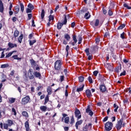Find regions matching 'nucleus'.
Masks as SVG:
<instances>
[{"label":"nucleus","instance_id":"31","mask_svg":"<svg viewBox=\"0 0 131 131\" xmlns=\"http://www.w3.org/2000/svg\"><path fill=\"white\" fill-rule=\"evenodd\" d=\"M22 39H23V34H21L18 38V42H19V43L22 42Z\"/></svg>","mask_w":131,"mask_h":131},{"label":"nucleus","instance_id":"30","mask_svg":"<svg viewBox=\"0 0 131 131\" xmlns=\"http://www.w3.org/2000/svg\"><path fill=\"white\" fill-rule=\"evenodd\" d=\"M84 88V84H82V86L79 88H77L76 91L78 93H79V92H82V91H83Z\"/></svg>","mask_w":131,"mask_h":131},{"label":"nucleus","instance_id":"58","mask_svg":"<svg viewBox=\"0 0 131 131\" xmlns=\"http://www.w3.org/2000/svg\"><path fill=\"white\" fill-rule=\"evenodd\" d=\"M124 104H127L128 103V99L127 98H125L123 100Z\"/></svg>","mask_w":131,"mask_h":131},{"label":"nucleus","instance_id":"13","mask_svg":"<svg viewBox=\"0 0 131 131\" xmlns=\"http://www.w3.org/2000/svg\"><path fill=\"white\" fill-rule=\"evenodd\" d=\"M85 112L86 113H89V115H90V116L94 115V112L91 110V106L90 105L87 106Z\"/></svg>","mask_w":131,"mask_h":131},{"label":"nucleus","instance_id":"39","mask_svg":"<svg viewBox=\"0 0 131 131\" xmlns=\"http://www.w3.org/2000/svg\"><path fill=\"white\" fill-rule=\"evenodd\" d=\"M125 33L123 32L122 33L120 34V37L122 38V39H125Z\"/></svg>","mask_w":131,"mask_h":131},{"label":"nucleus","instance_id":"14","mask_svg":"<svg viewBox=\"0 0 131 131\" xmlns=\"http://www.w3.org/2000/svg\"><path fill=\"white\" fill-rule=\"evenodd\" d=\"M8 46L9 47L8 48H7V51H9L11 49H13L14 48H17V46L16 43H13L11 42H9L8 44Z\"/></svg>","mask_w":131,"mask_h":131},{"label":"nucleus","instance_id":"32","mask_svg":"<svg viewBox=\"0 0 131 131\" xmlns=\"http://www.w3.org/2000/svg\"><path fill=\"white\" fill-rule=\"evenodd\" d=\"M46 14V12H45V10L44 9H42V11L41 13V18L42 19H43V18H45V15Z\"/></svg>","mask_w":131,"mask_h":131},{"label":"nucleus","instance_id":"36","mask_svg":"<svg viewBox=\"0 0 131 131\" xmlns=\"http://www.w3.org/2000/svg\"><path fill=\"white\" fill-rule=\"evenodd\" d=\"M12 58H13L14 60H21V57H18L17 55H13L12 56Z\"/></svg>","mask_w":131,"mask_h":131},{"label":"nucleus","instance_id":"45","mask_svg":"<svg viewBox=\"0 0 131 131\" xmlns=\"http://www.w3.org/2000/svg\"><path fill=\"white\" fill-rule=\"evenodd\" d=\"M88 81L90 82V83H93V78H92V77L91 76H89L88 78Z\"/></svg>","mask_w":131,"mask_h":131},{"label":"nucleus","instance_id":"16","mask_svg":"<svg viewBox=\"0 0 131 131\" xmlns=\"http://www.w3.org/2000/svg\"><path fill=\"white\" fill-rule=\"evenodd\" d=\"M104 67L105 68H107L109 71H112L113 70V66H112L111 63H107L106 64H104Z\"/></svg>","mask_w":131,"mask_h":131},{"label":"nucleus","instance_id":"50","mask_svg":"<svg viewBox=\"0 0 131 131\" xmlns=\"http://www.w3.org/2000/svg\"><path fill=\"white\" fill-rule=\"evenodd\" d=\"M126 75V72L124 71L123 72L121 73L120 74V76H124V75Z\"/></svg>","mask_w":131,"mask_h":131},{"label":"nucleus","instance_id":"24","mask_svg":"<svg viewBox=\"0 0 131 131\" xmlns=\"http://www.w3.org/2000/svg\"><path fill=\"white\" fill-rule=\"evenodd\" d=\"M99 80L100 81H101V82H104V81H106L105 77H104V76L101 75L100 74H99Z\"/></svg>","mask_w":131,"mask_h":131},{"label":"nucleus","instance_id":"55","mask_svg":"<svg viewBox=\"0 0 131 131\" xmlns=\"http://www.w3.org/2000/svg\"><path fill=\"white\" fill-rule=\"evenodd\" d=\"M112 58L113 59H114L115 61H116V60H117V56L114 54H113Z\"/></svg>","mask_w":131,"mask_h":131},{"label":"nucleus","instance_id":"6","mask_svg":"<svg viewBox=\"0 0 131 131\" xmlns=\"http://www.w3.org/2000/svg\"><path fill=\"white\" fill-rule=\"evenodd\" d=\"M30 62L31 67H32L33 69H35L37 71H40V68L39 67V66L36 63V61H35V60L32 58L31 59H30Z\"/></svg>","mask_w":131,"mask_h":131},{"label":"nucleus","instance_id":"48","mask_svg":"<svg viewBox=\"0 0 131 131\" xmlns=\"http://www.w3.org/2000/svg\"><path fill=\"white\" fill-rule=\"evenodd\" d=\"M34 35V33H32L29 35L28 38L31 40V39H32V37Z\"/></svg>","mask_w":131,"mask_h":131},{"label":"nucleus","instance_id":"20","mask_svg":"<svg viewBox=\"0 0 131 131\" xmlns=\"http://www.w3.org/2000/svg\"><path fill=\"white\" fill-rule=\"evenodd\" d=\"M82 122H83V121L82 120L77 121L76 122L75 127L76 129H78V125H81V124H82Z\"/></svg>","mask_w":131,"mask_h":131},{"label":"nucleus","instance_id":"42","mask_svg":"<svg viewBox=\"0 0 131 131\" xmlns=\"http://www.w3.org/2000/svg\"><path fill=\"white\" fill-rule=\"evenodd\" d=\"M12 113H13V115H14V116L17 115V112H16V110L14 107L12 108Z\"/></svg>","mask_w":131,"mask_h":131},{"label":"nucleus","instance_id":"17","mask_svg":"<svg viewBox=\"0 0 131 131\" xmlns=\"http://www.w3.org/2000/svg\"><path fill=\"white\" fill-rule=\"evenodd\" d=\"M29 120H28L27 121H26L25 123V127L26 128V131H29V130L30 129V127H29Z\"/></svg>","mask_w":131,"mask_h":131},{"label":"nucleus","instance_id":"2","mask_svg":"<svg viewBox=\"0 0 131 131\" xmlns=\"http://www.w3.org/2000/svg\"><path fill=\"white\" fill-rule=\"evenodd\" d=\"M63 64V61L62 59H59L56 60L54 63V69L56 71V74L59 75L60 71L62 70V65Z\"/></svg>","mask_w":131,"mask_h":131},{"label":"nucleus","instance_id":"63","mask_svg":"<svg viewBox=\"0 0 131 131\" xmlns=\"http://www.w3.org/2000/svg\"><path fill=\"white\" fill-rule=\"evenodd\" d=\"M98 73H99V72L98 71H95L93 72V75H94V76H97V75H98Z\"/></svg>","mask_w":131,"mask_h":131},{"label":"nucleus","instance_id":"52","mask_svg":"<svg viewBox=\"0 0 131 131\" xmlns=\"http://www.w3.org/2000/svg\"><path fill=\"white\" fill-rule=\"evenodd\" d=\"M95 41L97 45H99V43H100V38H95Z\"/></svg>","mask_w":131,"mask_h":131},{"label":"nucleus","instance_id":"8","mask_svg":"<svg viewBox=\"0 0 131 131\" xmlns=\"http://www.w3.org/2000/svg\"><path fill=\"white\" fill-rule=\"evenodd\" d=\"M13 124H14L13 121L12 120L8 119L7 124L6 123L3 124L4 129H8L9 128V126H12Z\"/></svg>","mask_w":131,"mask_h":131},{"label":"nucleus","instance_id":"44","mask_svg":"<svg viewBox=\"0 0 131 131\" xmlns=\"http://www.w3.org/2000/svg\"><path fill=\"white\" fill-rule=\"evenodd\" d=\"M69 45H67L66 46V51L67 52V56H68L69 54Z\"/></svg>","mask_w":131,"mask_h":131},{"label":"nucleus","instance_id":"53","mask_svg":"<svg viewBox=\"0 0 131 131\" xmlns=\"http://www.w3.org/2000/svg\"><path fill=\"white\" fill-rule=\"evenodd\" d=\"M73 122H74V117L73 116H72V118L71 119V124H73Z\"/></svg>","mask_w":131,"mask_h":131},{"label":"nucleus","instance_id":"15","mask_svg":"<svg viewBox=\"0 0 131 131\" xmlns=\"http://www.w3.org/2000/svg\"><path fill=\"white\" fill-rule=\"evenodd\" d=\"M99 90L101 93H105L107 91V88L105 84H101L99 86Z\"/></svg>","mask_w":131,"mask_h":131},{"label":"nucleus","instance_id":"40","mask_svg":"<svg viewBox=\"0 0 131 131\" xmlns=\"http://www.w3.org/2000/svg\"><path fill=\"white\" fill-rule=\"evenodd\" d=\"M89 130V126L85 125L84 127H82V131H88Z\"/></svg>","mask_w":131,"mask_h":131},{"label":"nucleus","instance_id":"47","mask_svg":"<svg viewBox=\"0 0 131 131\" xmlns=\"http://www.w3.org/2000/svg\"><path fill=\"white\" fill-rule=\"evenodd\" d=\"M93 51H98L99 50V47L98 46H94L92 48Z\"/></svg>","mask_w":131,"mask_h":131},{"label":"nucleus","instance_id":"25","mask_svg":"<svg viewBox=\"0 0 131 131\" xmlns=\"http://www.w3.org/2000/svg\"><path fill=\"white\" fill-rule=\"evenodd\" d=\"M21 115L24 117H25L26 118H28L29 117V115L28 114V113L26 111H23L21 113Z\"/></svg>","mask_w":131,"mask_h":131},{"label":"nucleus","instance_id":"51","mask_svg":"<svg viewBox=\"0 0 131 131\" xmlns=\"http://www.w3.org/2000/svg\"><path fill=\"white\" fill-rule=\"evenodd\" d=\"M9 67V64H2L1 65V68H7Z\"/></svg>","mask_w":131,"mask_h":131},{"label":"nucleus","instance_id":"60","mask_svg":"<svg viewBox=\"0 0 131 131\" xmlns=\"http://www.w3.org/2000/svg\"><path fill=\"white\" fill-rule=\"evenodd\" d=\"M12 20L13 22H16V21H17V20H18V18L17 17H16L15 16H13V17H12Z\"/></svg>","mask_w":131,"mask_h":131},{"label":"nucleus","instance_id":"38","mask_svg":"<svg viewBox=\"0 0 131 131\" xmlns=\"http://www.w3.org/2000/svg\"><path fill=\"white\" fill-rule=\"evenodd\" d=\"M70 119V118H69V117H66L65 119H64V122L67 124H68L69 123Z\"/></svg>","mask_w":131,"mask_h":131},{"label":"nucleus","instance_id":"22","mask_svg":"<svg viewBox=\"0 0 131 131\" xmlns=\"http://www.w3.org/2000/svg\"><path fill=\"white\" fill-rule=\"evenodd\" d=\"M19 33H20V32L18 31V30H15L14 32L13 36L14 38H17L18 36H19Z\"/></svg>","mask_w":131,"mask_h":131},{"label":"nucleus","instance_id":"12","mask_svg":"<svg viewBox=\"0 0 131 131\" xmlns=\"http://www.w3.org/2000/svg\"><path fill=\"white\" fill-rule=\"evenodd\" d=\"M100 23V21L98 19L95 20H93V21L90 22V25L93 26V27H97L99 26V24Z\"/></svg>","mask_w":131,"mask_h":131},{"label":"nucleus","instance_id":"41","mask_svg":"<svg viewBox=\"0 0 131 131\" xmlns=\"http://www.w3.org/2000/svg\"><path fill=\"white\" fill-rule=\"evenodd\" d=\"M125 27V24H123L121 25L118 28V30H119L120 29H123Z\"/></svg>","mask_w":131,"mask_h":131},{"label":"nucleus","instance_id":"33","mask_svg":"<svg viewBox=\"0 0 131 131\" xmlns=\"http://www.w3.org/2000/svg\"><path fill=\"white\" fill-rule=\"evenodd\" d=\"M79 82H83V80H84V77L82 76H80L78 77Z\"/></svg>","mask_w":131,"mask_h":131},{"label":"nucleus","instance_id":"64","mask_svg":"<svg viewBox=\"0 0 131 131\" xmlns=\"http://www.w3.org/2000/svg\"><path fill=\"white\" fill-rule=\"evenodd\" d=\"M107 36H109V32H105L104 35V37L106 38Z\"/></svg>","mask_w":131,"mask_h":131},{"label":"nucleus","instance_id":"57","mask_svg":"<svg viewBox=\"0 0 131 131\" xmlns=\"http://www.w3.org/2000/svg\"><path fill=\"white\" fill-rule=\"evenodd\" d=\"M31 12H32V9H31L30 8H27L26 13H31Z\"/></svg>","mask_w":131,"mask_h":131},{"label":"nucleus","instance_id":"27","mask_svg":"<svg viewBox=\"0 0 131 131\" xmlns=\"http://www.w3.org/2000/svg\"><path fill=\"white\" fill-rule=\"evenodd\" d=\"M14 15H17V14H18V13H19L20 11V8L19 7V6H15L14 7Z\"/></svg>","mask_w":131,"mask_h":131},{"label":"nucleus","instance_id":"21","mask_svg":"<svg viewBox=\"0 0 131 131\" xmlns=\"http://www.w3.org/2000/svg\"><path fill=\"white\" fill-rule=\"evenodd\" d=\"M64 38L67 40V41H69L71 39V37L70 35L68 33H65L64 35Z\"/></svg>","mask_w":131,"mask_h":131},{"label":"nucleus","instance_id":"9","mask_svg":"<svg viewBox=\"0 0 131 131\" xmlns=\"http://www.w3.org/2000/svg\"><path fill=\"white\" fill-rule=\"evenodd\" d=\"M104 127L105 128V130L110 131L113 127V123L111 122L108 121L105 124Z\"/></svg>","mask_w":131,"mask_h":131},{"label":"nucleus","instance_id":"35","mask_svg":"<svg viewBox=\"0 0 131 131\" xmlns=\"http://www.w3.org/2000/svg\"><path fill=\"white\" fill-rule=\"evenodd\" d=\"M15 98H11L9 100V103L10 104H13V103H15Z\"/></svg>","mask_w":131,"mask_h":131},{"label":"nucleus","instance_id":"46","mask_svg":"<svg viewBox=\"0 0 131 131\" xmlns=\"http://www.w3.org/2000/svg\"><path fill=\"white\" fill-rule=\"evenodd\" d=\"M123 7H124V8H126V9L128 10H131V7L128 6V5L126 4H124Z\"/></svg>","mask_w":131,"mask_h":131},{"label":"nucleus","instance_id":"7","mask_svg":"<svg viewBox=\"0 0 131 131\" xmlns=\"http://www.w3.org/2000/svg\"><path fill=\"white\" fill-rule=\"evenodd\" d=\"M28 103H30V96L27 95L25 97L22 98L21 104L27 105Z\"/></svg>","mask_w":131,"mask_h":131},{"label":"nucleus","instance_id":"49","mask_svg":"<svg viewBox=\"0 0 131 131\" xmlns=\"http://www.w3.org/2000/svg\"><path fill=\"white\" fill-rule=\"evenodd\" d=\"M12 52H10L9 53H8L7 54H6V56L5 57V58H9V57H11V56H12Z\"/></svg>","mask_w":131,"mask_h":131},{"label":"nucleus","instance_id":"4","mask_svg":"<svg viewBox=\"0 0 131 131\" xmlns=\"http://www.w3.org/2000/svg\"><path fill=\"white\" fill-rule=\"evenodd\" d=\"M53 92V90H52V87L50 86H48L47 88V95L45 97V100H44V103L43 105H47L48 103V102L50 101V95H52V93Z\"/></svg>","mask_w":131,"mask_h":131},{"label":"nucleus","instance_id":"26","mask_svg":"<svg viewBox=\"0 0 131 131\" xmlns=\"http://www.w3.org/2000/svg\"><path fill=\"white\" fill-rule=\"evenodd\" d=\"M47 109L48 107L45 105H41L40 106V110L41 111H42V112H46Z\"/></svg>","mask_w":131,"mask_h":131},{"label":"nucleus","instance_id":"34","mask_svg":"<svg viewBox=\"0 0 131 131\" xmlns=\"http://www.w3.org/2000/svg\"><path fill=\"white\" fill-rule=\"evenodd\" d=\"M49 22H51V21L52 20V21L54 20L55 19L54 15H52V14H50L49 15Z\"/></svg>","mask_w":131,"mask_h":131},{"label":"nucleus","instance_id":"37","mask_svg":"<svg viewBox=\"0 0 131 131\" xmlns=\"http://www.w3.org/2000/svg\"><path fill=\"white\" fill-rule=\"evenodd\" d=\"M28 8L31 10H33L34 9V6L32 5L31 3H29L28 5Z\"/></svg>","mask_w":131,"mask_h":131},{"label":"nucleus","instance_id":"59","mask_svg":"<svg viewBox=\"0 0 131 131\" xmlns=\"http://www.w3.org/2000/svg\"><path fill=\"white\" fill-rule=\"evenodd\" d=\"M28 20H31V18H32V14L31 13H29L28 14Z\"/></svg>","mask_w":131,"mask_h":131},{"label":"nucleus","instance_id":"5","mask_svg":"<svg viewBox=\"0 0 131 131\" xmlns=\"http://www.w3.org/2000/svg\"><path fill=\"white\" fill-rule=\"evenodd\" d=\"M125 123H123V119L121 118L119 121H118L117 124H116L115 127L117 130H120L121 128L124 127Z\"/></svg>","mask_w":131,"mask_h":131},{"label":"nucleus","instance_id":"62","mask_svg":"<svg viewBox=\"0 0 131 131\" xmlns=\"http://www.w3.org/2000/svg\"><path fill=\"white\" fill-rule=\"evenodd\" d=\"M108 118H109V117H108V116H106L105 117H104L103 120V122H106V121H107V120H108Z\"/></svg>","mask_w":131,"mask_h":131},{"label":"nucleus","instance_id":"23","mask_svg":"<svg viewBox=\"0 0 131 131\" xmlns=\"http://www.w3.org/2000/svg\"><path fill=\"white\" fill-rule=\"evenodd\" d=\"M115 72H117V73H119L120 71H121V64H120V66L117 67L115 69Z\"/></svg>","mask_w":131,"mask_h":131},{"label":"nucleus","instance_id":"56","mask_svg":"<svg viewBox=\"0 0 131 131\" xmlns=\"http://www.w3.org/2000/svg\"><path fill=\"white\" fill-rule=\"evenodd\" d=\"M64 75H61L60 76V80L61 81V82H62V81H64Z\"/></svg>","mask_w":131,"mask_h":131},{"label":"nucleus","instance_id":"54","mask_svg":"<svg viewBox=\"0 0 131 131\" xmlns=\"http://www.w3.org/2000/svg\"><path fill=\"white\" fill-rule=\"evenodd\" d=\"M82 41V37H80L78 39V45H80Z\"/></svg>","mask_w":131,"mask_h":131},{"label":"nucleus","instance_id":"10","mask_svg":"<svg viewBox=\"0 0 131 131\" xmlns=\"http://www.w3.org/2000/svg\"><path fill=\"white\" fill-rule=\"evenodd\" d=\"M73 41L69 42V45H71V46H74L76 43H77V36L76 35H73Z\"/></svg>","mask_w":131,"mask_h":131},{"label":"nucleus","instance_id":"29","mask_svg":"<svg viewBox=\"0 0 131 131\" xmlns=\"http://www.w3.org/2000/svg\"><path fill=\"white\" fill-rule=\"evenodd\" d=\"M84 18H85L86 19V20L90 19V18H91V14H90V12H87L85 14V15L84 16Z\"/></svg>","mask_w":131,"mask_h":131},{"label":"nucleus","instance_id":"18","mask_svg":"<svg viewBox=\"0 0 131 131\" xmlns=\"http://www.w3.org/2000/svg\"><path fill=\"white\" fill-rule=\"evenodd\" d=\"M85 94L87 98H90L93 97V95H92V92L90 90V89H87L85 91Z\"/></svg>","mask_w":131,"mask_h":131},{"label":"nucleus","instance_id":"43","mask_svg":"<svg viewBox=\"0 0 131 131\" xmlns=\"http://www.w3.org/2000/svg\"><path fill=\"white\" fill-rule=\"evenodd\" d=\"M20 11H21L22 13L24 12V5L23 4L21 3L20 4Z\"/></svg>","mask_w":131,"mask_h":131},{"label":"nucleus","instance_id":"19","mask_svg":"<svg viewBox=\"0 0 131 131\" xmlns=\"http://www.w3.org/2000/svg\"><path fill=\"white\" fill-rule=\"evenodd\" d=\"M4 11H5L4 3H3V1H2V0H0V13H4Z\"/></svg>","mask_w":131,"mask_h":131},{"label":"nucleus","instance_id":"28","mask_svg":"<svg viewBox=\"0 0 131 131\" xmlns=\"http://www.w3.org/2000/svg\"><path fill=\"white\" fill-rule=\"evenodd\" d=\"M29 42L30 46H33L34 45V43H35V42H36V39L34 38V39L33 40H29Z\"/></svg>","mask_w":131,"mask_h":131},{"label":"nucleus","instance_id":"11","mask_svg":"<svg viewBox=\"0 0 131 131\" xmlns=\"http://www.w3.org/2000/svg\"><path fill=\"white\" fill-rule=\"evenodd\" d=\"M75 117L77 118V120H79V119H80L81 118V114L80 113V111L79 110L76 108L75 111Z\"/></svg>","mask_w":131,"mask_h":131},{"label":"nucleus","instance_id":"3","mask_svg":"<svg viewBox=\"0 0 131 131\" xmlns=\"http://www.w3.org/2000/svg\"><path fill=\"white\" fill-rule=\"evenodd\" d=\"M63 17H64L63 18L64 20L62 21V22L60 23L58 21V23H57V29H58V30H60V29H61L63 25H66V24H67V17L68 18H70V15H69V14H68L67 15H66V14H64L63 15Z\"/></svg>","mask_w":131,"mask_h":131},{"label":"nucleus","instance_id":"61","mask_svg":"<svg viewBox=\"0 0 131 131\" xmlns=\"http://www.w3.org/2000/svg\"><path fill=\"white\" fill-rule=\"evenodd\" d=\"M108 14L109 16H112V15H113V12H112V11L111 10H109L108 11Z\"/></svg>","mask_w":131,"mask_h":131},{"label":"nucleus","instance_id":"1","mask_svg":"<svg viewBox=\"0 0 131 131\" xmlns=\"http://www.w3.org/2000/svg\"><path fill=\"white\" fill-rule=\"evenodd\" d=\"M28 77L29 79L32 80L34 78H38V79H41V74L39 72L34 71L32 69H30L28 73Z\"/></svg>","mask_w":131,"mask_h":131}]
</instances>
